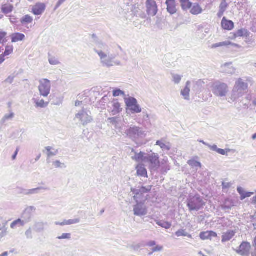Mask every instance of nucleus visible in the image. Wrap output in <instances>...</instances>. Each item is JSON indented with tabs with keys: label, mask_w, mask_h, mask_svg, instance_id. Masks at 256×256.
Wrapping results in <instances>:
<instances>
[{
	"label": "nucleus",
	"mask_w": 256,
	"mask_h": 256,
	"mask_svg": "<svg viewBox=\"0 0 256 256\" xmlns=\"http://www.w3.org/2000/svg\"><path fill=\"white\" fill-rule=\"evenodd\" d=\"M151 186H138V188H132L131 192L134 195L132 197L135 202H144L148 199L147 194L150 191Z\"/></svg>",
	"instance_id": "f257e3e1"
},
{
	"label": "nucleus",
	"mask_w": 256,
	"mask_h": 256,
	"mask_svg": "<svg viewBox=\"0 0 256 256\" xmlns=\"http://www.w3.org/2000/svg\"><path fill=\"white\" fill-rule=\"evenodd\" d=\"M97 54L100 57L102 65L104 67L110 68L114 66L120 65V61L114 60L115 56H110L108 51L106 52H102L98 50Z\"/></svg>",
	"instance_id": "f03ea898"
},
{
	"label": "nucleus",
	"mask_w": 256,
	"mask_h": 256,
	"mask_svg": "<svg viewBox=\"0 0 256 256\" xmlns=\"http://www.w3.org/2000/svg\"><path fill=\"white\" fill-rule=\"evenodd\" d=\"M212 93L218 97H224L228 92V87L226 84L220 80L214 82L211 86Z\"/></svg>",
	"instance_id": "7ed1b4c3"
},
{
	"label": "nucleus",
	"mask_w": 256,
	"mask_h": 256,
	"mask_svg": "<svg viewBox=\"0 0 256 256\" xmlns=\"http://www.w3.org/2000/svg\"><path fill=\"white\" fill-rule=\"evenodd\" d=\"M187 202V206L190 212L198 211L205 204L201 196L198 194H196L194 196H190L188 199Z\"/></svg>",
	"instance_id": "20e7f679"
},
{
	"label": "nucleus",
	"mask_w": 256,
	"mask_h": 256,
	"mask_svg": "<svg viewBox=\"0 0 256 256\" xmlns=\"http://www.w3.org/2000/svg\"><path fill=\"white\" fill-rule=\"evenodd\" d=\"M38 82V90L40 96L44 98L48 97L52 88L50 81L46 78H42Z\"/></svg>",
	"instance_id": "39448f33"
},
{
	"label": "nucleus",
	"mask_w": 256,
	"mask_h": 256,
	"mask_svg": "<svg viewBox=\"0 0 256 256\" xmlns=\"http://www.w3.org/2000/svg\"><path fill=\"white\" fill-rule=\"evenodd\" d=\"M133 212L135 216L142 217L148 214V207L144 202H136L132 206Z\"/></svg>",
	"instance_id": "423d86ee"
},
{
	"label": "nucleus",
	"mask_w": 256,
	"mask_h": 256,
	"mask_svg": "<svg viewBox=\"0 0 256 256\" xmlns=\"http://www.w3.org/2000/svg\"><path fill=\"white\" fill-rule=\"evenodd\" d=\"M124 100L128 110H130L132 114L139 113L142 112V108L138 104L136 98H126Z\"/></svg>",
	"instance_id": "0eeeda50"
},
{
	"label": "nucleus",
	"mask_w": 256,
	"mask_h": 256,
	"mask_svg": "<svg viewBox=\"0 0 256 256\" xmlns=\"http://www.w3.org/2000/svg\"><path fill=\"white\" fill-rule=\"evenodd\" d=\"M148 157L144 164H147L152 170H157L160 166L158 154L152 153L150 154H148Z\"/></svg>",
	"instance_id": "6e6552de"
},
{
	"label": "nucleus",
	"mask_w": 256,
	"mask_h": 256,
	"mask_svg": "<svg viewBox=\"0 0 256 256\" xmlns=\"http://www.w3.org/2000/svg\"><path fill=\"white\" fill-rule=\"evenodd\" d=\"M75 118L78 119L83 126L88 124L92 120V116L84 110H82L76 114Z\"/></svg>",
	"instance_id": "1a4fd4ad"
},
{
	"label": "nucleus",
	"mask_w": 256,
	"mask_h": 256,
	"mask_svg": "<svg viewBox=\"0 0 256 256\" xmlns=\"http://www.w3.org/2000/svg\"><path fill=\"white\" fill-rule=\"evenodd\" d=\"M251 82V78L248 77L238 78L236 80L234 86L239 90H240L242 92H245L248 89V82Z\"/></svg>",
	"instance_id": "9d476101"
},
{
	"label": "nucleus",
	"mask_w": 256,
	"mask_h": 256,
	"mask_svg": "<svg viewBox=\"0 0 256 256\" xmlns=\"http://www.w3.org/2000/svg\"><path fill=\"white\" fill-rule=\"evenodd\" d=\"M126 134L128 136L132 139L142 137L144 135V132L137 126L130 127L126 130Z\"/></svg>",
	"instance_id": "9b49d317"
},
{
	"label": "nucleus",
	"mask_w": 256,
	"mask_h": 256,
	"mask_svg": "<svg viewBox=\"0 0 256 256\" xmlns=\"http://www.w3.org/2000/svg\"><path fill=\"white\" fill-rule=\"evenodd\" d=\"M244 94L245 92H242L240 90H239L234 86L229 98L230 100L229 102H236L240 98L242 97L244 95Z\"/></svg>",
	"instance_id": "f8f14e48"
},
{
	"label": "nucleus",
	"mask_w": 256,
	"mask_h": 256,
	"mask_svg": "<svg viewBox=\"0 0 256 256\" xmlns=\"http://www.w3.org/2000/svg\"><path fill=\"white\" fill-rule=\"evenodd\" d=\"M251 248L250 244L248 242H242L239 246L236 252L242 256H248Z\"/></svg>",
	"instance_id": "ddd939ff"
},
{
	"label": "nucleus",
	"mask_w": 256,
	"mask_h": 256,
	"mask_svg": "<svg viewBox=\"0 0 256 256\" xmlns=\"http://www.w3.org/2000/svg\"><path fill=\"white\" fill-rule=\"evenodd\" d=\"M35 210L36 208L34 206H28L26 208L22 216V220L24 222L25 224L31 220L32 212Z\"/></svg>",
	"instance_id": "4468645a"
},
{
	"label": "nucleus",
	"mask_w": 256,
	"mask_h": 256,
	"mask_svg": "<svg viewBox=\"0 0 256 256\" xmlns=\"http://www.w3.org/2000/svg\"><path fill=\"white\" fill-rule=\"evenodd\" d=\"M146 4L148 14L149 16H154L158 12L156 2L152 0H147Z\"/></svg>",
	"instance_id": "2eb2a0df"
},
{
	"label": "nucleus",
	"mask_w": 256,
	"mask_h": 256,
	"mask_svg": "<svg viewBox=\"0 0 256 256\" xmlns=\"http://www.w3.org/2000/svg\"><path fill=\"white\" fill-rule=\"evenodd\" d=\"M204 82L202 80L190 82V88L196 93L200 92L204 87Z\"/></svg>",
	"instance_id": "dca6fc26"
},
{
	"label": "nucleus",
	"mask_w": 256,
	"mask_h": 256,
	"mask_svg": "<svg viewBox=\"0 0 256 256\" xmlns=\"http://www.w3.org/2000/svg\"><path fill=\"white\" fill-rule=\"evenodd\" d=\"M108 108H110L112 115H116L121 110L120 104L117 100H114L108 104Z\"/></svg>",
	"instance_id": "f3484780"
},
{
	"label": "nucleus",
	"mask_w": 256,
	"mask_h": 256,
	"mask_svg": "<svg viewBox=\"0 0 256 256\" xmlns=\"http://www.w3.org/2000/svg\"><path fill=\"white\" fill-rule=\"evenodd\" d=\"M190 81H188L186 82L184 88L180 92L181 95L182 96L184 99L186 100H190Z\"/></svg>",
	"instance_id": "a211bd4d"
},
{
	"label": "nucleus",
	"mask_w": 256,
	"mask_h": 256,
	"mask_svg": "<svg viewBox=\"0 0 256 256\" xmlns=\"http://www.w3.org/2000/svg\"><path fill=\"white\" fill-rule=\"evenodd\" d=\"M46 9V6L43 3H38L32 8V12L34 15L42 14Z\"/></svg>",
	"instance_id": "6ab92c4d"
},
{
	"label": "nucleus",
	"mask_w": 256,
	"mask_h": 256,
	"mask_svg": "<svg viewBox=\"0 0 256 256\" xmlns=\"http://www.w3.org/2000/svg\"><path fill=\"white\" fill-rule=\"evenodd\" d=\"M222 70L223 72L234 74L236 73V68L232 66V63H226L222 66Z\"/></svg>",
	"instance_id": "aec40b11"
},
{
	"label": "nucleus",
	"mask_w": 256,
	"mask_h": 256,
	"mask_svg": "<svg viewBox=\"0 0 256 256\" xmlns=\"http://www.w3.org/2000/svg\"><path fill=\"white\" fill-rule=\"evenodd\" d=\"M232 46L234 48H238L239 46L238 44L231 42L228 40H226L222 42H220L218 43L213 44L212 46V48H216L218 47L226 46L228 47L229 46Z\"/></svg>",
	"instance_id": "412c9836"
},
{
	"label": "nucleus",
	"mask_w": 256,
	"mask_h": 256,
	"mask_svg": "<svg viewBox=\"0 0 256 256\" xmlns=\"http://www.w3.org/2000/svg\"><path fill=\"white\" fill-rule=\"evenodd\" d=\"M148 158V154L140 152L138 154L135 153L134 156H132V159L137 162H142L144 164Z\"/></svg>",
	"instance_id": "4be33fe9"
},
{
	"label": "nucleus",
	"mask_w": 256,
	"mask_h": 256,
	"mask_svg": "<svg viewBox=\"0 0 256 256\" xmlns=\"http://www.w3.org/2000/svg\"><path fill=\"white\" fill-rule=\"evenodd\" d=\"M217 236L216 232L212 231H207L202 232L200 234V237L202 240H212V238H216Z\"/></svg>",
	"instance_id": "5701e85b"
},
{
	"label": "nucleus",
	"mask_w": 256,
	"mask_h": 256,
	"mask_svg": "<svg viewBox=\"0 0 256 256\" xmlns=\"http://www.w3.org/2000/svg\"><path fill=\"white\" fill-rule=\"evenodd\" d=\"M167 10L170 14H173L176 12V10L175 6L174 0H166Z\"/></svg>",
	"instance_id": "b1692460"
},
{
	"label": "nucleus",
	"mask_w": 256,
	"mask_h": 256,
	"mask_svg": "<svg viewBox=\"0 0 256 256\" xmlns=\"http://www.w3.org/2000/svg\"><path fill=\"white\" fill-rule=\"evenodd\" d=\"M237 190L240 196V200H244L246 198H250L254 194V192H247L242 187H238Z\"/></svg>",
	"instance_id": "393cba45"
},
{
	"label": "nucleus",
	"mask_w": 256,
	"mask_h": 256,
	"mask_svg": "<svg viewBox=\"0 0 256 256\" xmlns=\"http://www.w3.org/2000/svg\"><path fill=\"white\" fill-rule=\"evenodd\" d=\"M32 100L37 108H45L48 106L49 102H45L43 99L33 98Z\"/></svg>",
	"instance_id": "a878e982"
},
{
	"label": "nucleus",
	"mask_w": 256,
	"mask_h": 256,
	"mask_svg": "<svg viewBox=\"0 0 256 256\" xmlns=\"http://www.w3.org/2000/svg\"><path fill=\"white\" fill-rule=\"evenodd\" d=\"M236 232L233 230H228L226 232L224 233L222 236V242L230 240L235 235Z\"/></svg>",
	"instance_id": "bb28decb"
},
{
	"label": "nucleus",
	"mask_w": 256,
	"mask_h": 256,
	"mask_svg": "<svg viewBox=\"0 0 256 256\" xmlns=\"http://www.w3.org/2000/svg\"><path fill=\"white\" fill-rule=\"evenodd\" d=\"M136 174L138 176L147 178V170L142 164H139L136 167Z\"/></svg>",
	"instance_id": "cd10ccee"
},
{
	"label": "nucleus",
	"mask_w": 256,
	"mask_h": 256,
	"mask_svg": "<svg viewBox=\"0 0 256 256\" xmlns=\"http://www.w3.org/2000/svg\"><path fill=\"white\" fill-rule=\"evenodd\" d=\"M222 26L224 29L230 30L234 28V24L232 20H228L224 17L222 22Z\"/></svg>",
	"instance_id": "c85d7f7f"
},
{
	"label": "nucleus",
	"mask_w": 256,
	"mask_h": 256,
	"mask_svg": "<svg viewBox=\"0 0 256 256\" xmlns=\"http://www.w3.org/2000/svg\"><path fill=\"white\" fill-rule=\"evenodd\" d=\"M94 50L96 54L98 50L101 51L102 52H106L108 51V46L102 42H98L96 44Z\"/></svg>",
	"instance_id": "c756f323"
},
{
	"label": "nucleus",
	"mask_w": 256,
	"mask_h": 256,
	"mask_svg": "<svg viewBox=\"0 0 256 256\" xmlns=\"http://www.w3.org/2000/svg\"><path fill=\"white\" fill-rule=\"evenodd\" d=\"M40 190H44L47 191V190H50V188L48 187L40 186V187H38L36 188L26 190L24 192V194H26V195L37 194L39 192V191Z\"/></svg>",
	"instance_id": "7c9ffc66"
},
{
	"label": "nucleus",
	"mask_w": 256,
	"mask_h": 256,
	"mask_svg": "<svg viewBox=\"0 0 256 256\" xmlns=\"http://www.w3.org/2000/svg\"><path fill=\"white\" fill-rule=\"evenodd\" d=\"M168 160V158L164 156V159H162L164 162H161V174L166 173L170 170L169 164L167 162Z\"/></svg>",
	"instance_id": "2f4dec72"
},
{
	"label": "nucleus",
	"mask_w": 256,
	"mask_h": 256,
	"mask_svg": "<svg viewBox=\"0 0 256 256\" xmlns=\"http://www.w3.org/2000/svg\"><path fill=\"white\" fill-rule=\"evenodd\" d=\"M190 12L192 14L198 15L201 14L202 12V8L198 4L194 3L193 4H192Z\"/></svg>",
	"instance_id": "473e14b6"
},
{
	"label": "nucleus",
	"mask_w": 256,
	"mask_h": 256,
	"mask_svg": "<svg viewBox=\"0 0 256 256\" xmlns=\"http://www.w3.org/2000/svg\"><path fill=\"white\" fill-rule=\"evenodd\" d=\"M11 38L12 42H16L24 40L25 36L20 33H14L12 34Z\"/></svg>",
	"instance_id": "72a5a7b5"
},
{
	"label": "nucleus",
	"mask_w": 256,
	"mask_h": 256,
	"mask_svg": "<svg viewBox=\"0 0 256 256\" xmlns=\"http://www.w3.org/2000/svg\"><path fill=\"white\" fill-rule=\"evenodd\" d=\"M171 147L172 145L169 142H166L164 140H161V149L165 154H168Z\"/></svg>",
	"instance_id": "f704fd0d"
},
{
	"label": "nucleus",
	"mask_w": 256,
	"mask_h": 256,
	"mask_svg": "<svg viewBox=\"0 0 256 256\" xmlns=\"http://www.w3.org/2000/svg\"><path fill=\"white\" fill-rule=\"evenodd\" d=\"M234 206V202L230 199H226L224 204L221 206V207L224 210H230Z\"/></svg>",
	"instance_id": "c9c22d12"
},
{
	"label": "nucleus",
	"mask_w": 256,
	"mask_h": 256,
	"mask_svg": "<svg viewBox=\"0 0 256 256\" xmlns=\"http://www.w3.org/2000/svg\"><path fill=\"white\" fill-rule=\"evenodd\" d=\"M14 116V114L12 110H10L8 114H6L1 120V122L2 124H5L9 120H12Z\"/></svg>",
	"instance_id": "e433bc0d"
},
{
	"label": "nucleus",
	"mask_w": 256,
	"mask_h": 256,
	"mask_svg": "<svg viewBox=\"0 0 256 256\" xmlns=\"http://www.w3.org/2000/svg\"><path fill=\"white\" fill-rule=\"evenodd\" d=\"M13 6L10 4H3L2 6V11L4 14H8L13 10Z\"/></svg>",
	"instance_id": "4c0bfd02"
},
{
	"label": "nucleus",
	"mask_w": 256,
	"mask_h": 256,
	"mask_svg": "<svg viewBox=\"0 0 256 256\" xmlns=\"http://www.w3.org/2000/svg\"><path fill=\"white\" fill-rule=\"evenodd\" d=\"M182 8L184 10L190 9L192 6V3L190 0H180Z\"/></svg>",
	"instance_id": "58836bf2"
},
{
	"label": "nucleus",
	"mask_w": 256,
	"mask_h": 256,
	"mask_svg": "<svg viewBox=\"0 0 256 256\" xmlns=\"http://www.w3.org/2000/svg\"><path fill=\"white\" fill-rule=\"evenodd\" d=\"M46 154L48 156V158H50L53 156H55L58 153V150H56L50 146L46 147Z\"/></svg>",
	"instance_id": "ea45409f"
},
{
	"label": "nucleus",
	"mask_w": 256,
	"mask_h": 256,
	"mask_svg": "<svg viewBox=\"0 0 256 256\" xmlns=\"http://www.w3.org/2000/svg\"><path fill=\"white\" fill-rule=\"evenodd\" d=\"M25 225L24 222H23L22 219H18L14 221L10 224V228L12 229H14L17 227L23 226Z\"/></svg>",
	"instance_id": "a19ab883"
},
{
	"label": "nucleus",
	"mask_w": 256,
	"mask_h": 256,
	"mask_svg": "<svg viewBox=\"0 0 256 256\" xmlns=\"http://www.w3.org/2000/svg\"><path fill=\"white\" fill-rule=\"evenodd\" d=\"M44 225L43 222H36L34 225V230L36 232H41L44 230Z\"/></svg>",
	"instance_id": "79ce46f5"
},
{
	"label": "nucleus",
	"mask_w": 256,
	"mask_h": 256,
	"mask_svg": "<svg viewBox=\"0 0 256 256\" xmlns=\"http://www.w3.org/2000/svg\"><path fill=\"white\" fill-rule=\"evenodd\" d=\"M228 7V4L226 0H222L220 6V10L218 16H221L224 14Z\"/></svg>",
	"instance_id": "37998d69"
},
{
	"label": "nucleus",
	"mask_w": 256,
	"mask_h": 256,
	"mask_svg": "<svg viewBox=\"0 0 256 256\" xmlns=\"http://www.w3.org/2000/svg\"><path fill=\"white\" fill-rule=\"evenodd\" d=\"M14 51V46L12 45H8L6 46L4 52L2 54L3 57L4 58L5 56H8L12 54Z\"/></svg>",
	"instance_id": "c03bdc74"
},
{
	"label": "nucleus",
	"mask_w": 256,
	"mask_h": 256,
	"mask_svg": "<svg viewBox=\"0 0 256 256\" xmlns=\"http://www.w3.org/2000/svg\"><path fill=\"white\" fill-rule=\"evenodd\" d=\"M48 60L49 63L51 65L56 66V65H58L60 64V62L59 61L58 59L57 58H56L52 56H50V55L48 56Z\"/></svg>",
	"instance_id": "a18cd8bd"
},
{
	"label": "nucleus",
	"mask_w": 256,
	"mask_h": 256,
	"mask_svg": "<svg viewBox=\"0 0 256 256\" xmlns=\"http://www.w3.org/2000/svg\"><path fill=\"white\" fill-rule=\"evenodd\" d=\"M248 32L245 29L238 30L235 34L236 36H248Z\"/></svg>",
	"instance_id": "49530a36"
},
{
	"label": "nucleus",
	"mask_w": 256,
	"mask_h": 256,
	"mask_svg": "<svg viewBox=\"0 0 256 256\" xmlns=\"http://www.w3.org/2000/svg\"><path fill=\"white\" fill-rule=\"evenodd\" d=\"M176 235L178 237L183 236H188L190 238H192V236L190 234H189L188 233L186 232V230H182V229H180V230H178L176 232Z\"/></svg>",
	"instance_id": "de8ad7c7"
},
{
	"label": "nucleus",
	"mask_w": 256,
	"mask_h": 256,
	"mask_svg": "<svg viewBox=\"0 0 256 256\" xmlns=\"http://www.w3.org/2000/svg\"><path fill=\"white\" fill-rule=\"evenodd\" d=\"M188 164L192 168H201L202 164L200 162L194 160H189Z\"/></svg>",
	"instance_id": "09e8293b"
},
{
	"label": "nucleus",
	"mask_w": 256,
	"mask_h": 256,
	"mask_svg": "<svg viewBox=\"0 0 256 256\" xmlns=\"http://www.w3.org/2000/svg\"><path fill=\"white\" fill-rule=\"evenodd\" d=\"M172 81L175 84H179L182 80V76L178 74H172Z\"/></svg>",
	"instance_id": "8fccbe9b"
},
{
	"label": "nucleus",
	"mask_w": 256,
	"mask_h": 256,
	"mask_svg": "<svg viewBox=\"0 0 256 256\" xmlns=\"http://www.w3.org/2000/svg\"><path fill=\"white\" fill-rule=\"evenodd\" d=\"M32 17H24L20 20V24L24 26H27L32 23Z\"/></svg>",
	"instance_id": "3c124183"
},
{
	"label": "nucleus",
	"mask_w": 256,
	"mask_h": 256,
	"mask_svg": "<svg viewBox=\"0 0 256 256\" xmlns=\"http://www.w3.org/2000/svg\"><path fill=\"white\" fill-rule=\"evenodd\" d=\"M80 220L79 218H75L73 220H64L63 222V224L70 225L73 224H78L80 222Z\"/></svg>",
	"instance_id": "603ef678"
},
{
	"label": "nucleus",
	"mask_w": 256,
	"mask_h": 256,
	"mask_svg": "<svg viewBox=\"0 0 256 256\" xmlns=\"http://www.w3.org/2000/svg\"><path fill=\"white\" fill-rule=\"evenodd\" d=\"M7 33L5 32L0 31V44L6 42Z\"/></svg>",
	"instance_id": "864d4df0"
},
{
	"label": "nucleus",
	"mask_w": 256,
	"mask_h": 256,
	"mask_svg": "<svg viewBox=\"0 0 256 256\" xmlns=\"http://www.w3.org/2000/svg\"><path fill=\"white\" fill-rule=\"evenodd\" d=\"M113 96L116 97L120 96H124V92L119 89L114 90L112 92Z\"/></svg>",
	"instance_id": "5fc2aeb1"
},
{
	"label": "nucleus",
	"mask_w": 256,
	"mask_h": 256,
	"mask_svg": "<svg viewBox=\"0 0 256 256\" xmlns=\"http://www.w3.org/2000/svg\"><path fill=\"white\" fill-rule=\"evenodd\" d=\"M52 165L54 166L56 168H63L64 167V164L63 163H62L59 160H56L53 162Z\"/></svg>",
	"instance_id": "6e6d98bb"
},
{
	"label": "nucleus",
	"mask_w": 256,
	"mask_h": 256,
	"mask_svg": "<svg viewBox=\"0 0 256 256\" xmlns=\"http://www.w3.org/2000/svg\"><path fill=\"white\" fill-rule=\"evenodd\" d=\"M71 238V234L64 233L62 234V236H58L57 237V238L58 240H63V239H67L70 240Z\"/></svg>",
	"instance_id": "4d7b16f0"
},
{
	"label": "nucleus",
	"mask_w": 256,
	"mask_h": 256,
	"mask_svg": "<svg viewBox=\"0 0 256 256\" xmlns=\"http://www.w3.org/2000/svg\"><path fill=\"white\" fill-rule=\"evenodd\" d=\"M232 150H230V148H226L225 150L218 148L217 152L222 155L224 156V155H226L227 152H230Z\"/></svg>",
	"instance_id": "13d9d810"
},
{
	"label": "nucleus",
	"mask_w": 256,
	"mask_h": 256,
	"mask_svg": "<svg viewBox=\"0 0 256 256\" xmlns=\"http://www.w3.org/2000/svg\"><path fill=\"white\" fill-rule=\"evenodd\" d=\"M232 184H233L232 182H222V185L223 189H228L232 186Z\"/></svg>",
	"instance_id": "bf43d9fd"
},
{
	"label": "nucleus",
	"mask_w": 256,
	"mask_h": 256,
	"mask_svg": "<svg viewBox=\"0 0 256 256\" xmlns=\"http://www.w3.org/2000/svg\"><path fill=\"white\" fill-rule=\"evenodd\" d=\"M25 234L27 238L31 239L32 238V230L30 228H29L28 230H26Z\"/></svg>",
	"instance_id": "052dcab7"
},
{
	"label": "nucleus",
	"mask_w": 256,
	"mask_h": 256,
	"mask_svg": "<svg viewBox=\"0 0 256 256\" xmlns=\"http://www.w3.org/2000/svg\"><path fill=\"white\" fill-rule=\"evenodd\" d=\"M171 226H172V224L169 222H161V227L164 228L166 229L170 228L171 227Z\"/></svg>",
	"instance_id": "680f3d73"
},
{
	"label": "nucleus",
	"mask_w": 256,
	"mask_h": 256,
	"mask_svg": "<svg viewBox=\"0 0 256 256\" xmlns=\"http://www.w3.org/2000/svg\"><path fill=\"white\" fill-rule=\"evenodd\" d=\"M7 234V228L0 229V238L5 236Z\"/></svg>",
	"instance_id": "e2e57ef3"
},
{
	"label": "nucleus",
	"mask_w": 256,
	"mask_h": 256,
	"mask_svg": "<svg viewBox=\"0 0 256 256\" xmlns=\"http://www.w3.org/2000/svg\"><path fill=\"white\" fill-rule=\"evenodd\" d=\"M10 22L17 26H19L18 22V18L16 17H10Z\"/></svg>",
	"instance_id": "0e129e2a"
},
{
	"label": "nucleus",
	"mask_w": 256,
	"mask_h": 256,
	"mask_svg": "<svg viewBox=\"0 0 256 256\" xmlns=\"http://www.w3.org/2000/svg\"><path fill=\"white\" fill-rule=\"evenodd\" d=\"M208 147L210 148V149L212 150L218 152L219 148L217 147V146L216 144H214L213 146H211L209 144L208 145Z\"/></svg>",
	"instance_id": "69168bd1"
},
{
	"label": "nucleus",
	"mask_w": 256,
	"mask_h": 256,
	"mask_svg": "<svg viewBox=\"0 0 256 256\" xmlns=\"http://www.w3.org/2000/svg\"><path fill=\"white\" fill-rule=\"evenodd\" d=\"M108 120L113 124H116V118L115 117L108 118Z\"/></svg>",
	"instance_id": "338daca9"
},
{
	"label": "nucleus",
	"mask_w": 256,
	"mask_h": 256,
	"mask_svg": "<svg viewBox=\"0 0 256 256\" xmlns=\"http://www.w3.org/2000/svg\"><path fill=\"white\" fill-rule=\"evenodd\" d=\"M152 252H150L148 254L149 255H150L152 254V252H157V251H159L160 250V248L158 246H156V247L153 248L152 249Z\"/></svg>",
	"instance_id": "774afa93"
}]
</instances>
